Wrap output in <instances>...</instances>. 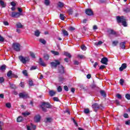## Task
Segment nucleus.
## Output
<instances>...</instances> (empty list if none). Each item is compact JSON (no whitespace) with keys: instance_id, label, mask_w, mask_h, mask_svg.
I'll use <instances>...</instances> for the list:
<instances>
[{"instance_id":"25","label":"nucleus","mask_w":130,"mask_h":130,"mask_svg":"<svg viewBox=\"0 0 130 130\" xmlns=\"http://www.w3.org/2000/svg\"><path fill=\"white\" fill-rule=\"evenodd\" d=\"M39 41L41 43H42V44H46V41L43 39H40Z\"/></svg>"},{"instance_id":"23","label":"nucleus","mask_w":130,"mask_h":130,"mask_svg":"<svg viewBox=\"0 0 130 130\" xmlns=\"http://www.w3.org/2000/svg\"><path fill=\"white\" fill-rule=\"evenodd\" d=\"M123 12L124 13H129L130 12V8H125L123 9Z\"/></svg>"},{"instance_id":"3","label":"nucleus","mask_w":130,"mask_h":130,"mask_svg":"<svg viewBox=\"0 0 130 130\" xmlns=\"http://www.w3.org/2000/svg\"><path fill=\"white\" fill-rule=\"evenodd\" d=\"M22 46L18 43H15L13 44V48L15 51H20Z\"/></svg>"},{"instance_id":"38","label":"nucleus","mask_w":130,"mask_h":130,"mask_svg":"<svg viewBox=\"0 0 130 130\" xmlns=\"http://www.w3.org/2000/svg\"><path fill=\"white\" fill-rule=\"evenodd\" d=\"M0 70L1 71H5V70H6V65H3L1 66Z\"/></svg>"},{"instance_id":"63","label":"nucleus","mask_w":130,"mask_h":130,"mask_svg":"<svg viewBox=\"0 0 130 130\" xmlns=\"http://www.w3.org/2000/svg\"><path fill=\"white\" fill-rule=\"evenodd\" d=\"M64 89L65 90V91H69V88L67 86H64Z\"/></svg>"},{"instance_id":"30","label":"nucleus","mask_w":130,"mask_h":130,"mask_svg":"<svg viewBox=\"0 0 130 130\" xmlns=\"http://www.w3.org/2000/svg\"><path fill=\"white\" fill-rule=\"evenodd\" d=\"M50 4V1L49 0H45V5L46 6H49Z\"/></svg>"},{"instance_id":"40","label":"nucleus","mask_w":130,"mask_h":130,"mask_svg":"<svg viewBox=\"0 0 130 130\" xmlns=\"http://www.w3.org/2000/svg\"><path fill=\"white\" fill-rule=\"evenodd\" d=\"M84 112L86 114H88V113H89V112H90V110H89V109H84Z\"/></svg>"},{"instance_id":"1","label":"nucleus","mask_w":130,"mask_h":130,"mask_svg":"<svg viewBox=\"0 0 130 130\" xmlns=\"http://www.w3.org/2000/svg\"><path fill=\"white\" fill-rule=\"evenodd\" d=\"M116 19L118 23H122L124 27H126L127 26V24H126V20H125V18H124V17L117 16Z\"/></svg>"},{"instance_id":"4","label":"nucleus","mask_w":130,"mask_h":130,"mask_svg":"<svg viewBox=\"0 0 130 130\" xmlns=\"http://www.w3.org/2000/svg\"><path fill=\"white\" fill-rule=\"evenodd\" d=\"M41 107L43 111H46V109L44 108L46 107V108H50V105L48 103H43Z\"/></svg>"},{"instance_id":"55","label":"nucleus","mask_w":130,"mask_h":130,"mask_svg":"<svg viewBox=\"0 0 130 130\" xmlns=\"http://www.w3.org/2000/svg\"><path fill=\"white\" fill-rule=\"evenodd\" d=\"M29 86H33V81L32 80H29Z\"/></svg>"},{"instance_id":"48","label":"nucleus","mask_w":130,"mask_h":130,"mask_svg":"<svg viewBox=\"0 0 130 130\" xmlns=\"http://www.w3.org/2000/svg\"><path fill=\"white\" fill-rule=\"evenodd\" d=\"M19 86H20V87H21V88H24V82H21L20 83V84H19Z\"/></svg>"},{"instance_id":"7","label":"nucleus","mask_w":130,"mask_h":130,"mask_svg":"<svg viewBox=\"0 0 130 130\" xmlns=\"http://www.w3.org/2000/svg\"><path fill=\"white\" fill-rule=\"evenodd\" d=\"M19 96L20 98H22L23 99H26V98H28L29 96L28 94L26 92H21L19 94Z\"/></svg>"},{"instance_id":"33","label":"nucleus","mask_w":130,"mask_h":130,"mask_svg":"<svg viewBox=\"0 0 130 130\" xmlns=\"http://www.w3.org/2000/svg\"><path fill=\"white\" fill-rule=\"evenodd\" d=\"M103 44V42L102 41H99L98 42H96L95 43V45L98 46V45H101V44Z\"/></svg>"},{"instance_id":"56","label":"nucleus","mask_w":130,"mask_h":130,"mask_svg":"<svg viewBox=\"0 0 130 130\" xmlns=\"http://www.w3.org/2000/svg\"><path fill=\"white\" fill-rule=\"evenodd\" d=\"M5 79H4V77H0V83H3Z\"/></svg>"},{"instance_id":"42","label":"nucleus","mask_w":130,"mask_h":130,"mask_svg":"<svg viewBox=\"0 0 130 130\" xmlns=\"http://www.w3.org/2000/svg\"><path fill=\"white\" fill-rule=\"evenodd\" d=\"M6 106V107H7V108H10V107H12V105L10 103H7Z\"/></svg>"},{"instance_id":"16","label":"nucleus","mask_w":130,"mask_h":130,"mask_svg":"<svg viewBox=\"0 0 130 130\" xmlns=\"http://www.w3.org/2000/svg\"><path fill=\"white\" fill-rule=\"evenodd\" d=\"M7 77H8V78H13V77H14V74L12 73V71H10L8 72Z\"/></svg>"},{"instance_id":"14","label":"nucleus","mask_w":130,"mask_h":130,"mask_svg":"<svg viewBox=\"0 0 130 130\" xmlns=\"http://www.w3.org/2000/svg\"><path fill=\"white\" fill-rule=\"evenodd\" d=\"M39 63L41 64V66H42V67H46V64L44 63V61L42 60V58H40Z\"/></svg>"},{"instance_id":"9","label":"nucleus","mask_w":130,"mask_h":130,"mask_svg":"<svg viewBox=\"0 0 130 130\" xmlns=\"http://www.w3.org/2000/svg\"><path fill=\"white\" fill-rule=\"evenodd\" d=\"M11 16L12 18H19L21 16V13L19 12H12Z\"/></svg>"},{"instance_id":"2","label":"nucleus","mask_w":130,"mask_h":130,"mask_svg":"<svg viewBox=\"0 0 130 130\" xmlns=\"http://www.w3.org/2000/svg\"><path fill=\"white\" fill-rule=\"evenodd\" d=\"M18 58L21 62L23 63V64H26V63H27V62H28L29 60H30V57H29L28 56L24 57L22 55H20L18 56Z\"/></svg>"},{"instance_id":"43","label":"nucleus","mask_w":130,"mask_h":130,"mask_svg":"<svg viewBox=\"0 0 130 130\" xmlns=\"http://www.w3.org/2000/svg\"><path fill=\"white\" fill-rule=\"evenodd\" d=\"M125 98L126 99H127L128 100H130V94H128V93H127L126 95H125Z\"/></svg>"},{"instance_id":"8","label":"nucleus","mask_w":130,"mask_h":130,"mask_svg":"<svg viewBox=\"0 0 130 130\" xmlns=\"http://www.w3.org/2000/svg\"><path fill=\"white\" fill-rule=\"evenodd\" d=\"M26 128L27 130H35L36 129V125H33L32 123H30V125H27Z\"/></svg>"},{"instance_id":"13","label":"nucleus","mask_w":130,"mask_h":130,"mask_svg":"<svg viewBox=\"0 0 130 130\" xmlns=\"http://www.w3.org/2000/svg\"><path fill=\"white\" fill-rule=\"evenodd\" d=\"M40 119H41V117H40V115H37L35 117V121L36 122H39Z\"/></svg>"},{"instance_id":"12","label":"nucleus","mask_w":130,"mask_h":130,"mask_svg":"<svg viewBox=\"0 0 130 130\" xmlns=\"http://www.w3.org/2000/svg\"><path fill=\"white\" fill-rule=\"evenodd\" d=\"M126 69V64L125 63H123L121 67L119 68L120 72H122L123 70H125Z\"/></svg>"},{"instance_id":"21","label":"nucleus","mask_w":130,"mask_h":130,"mask_svg":"<svg viewBox=\"0 0 130 130\" xmlns=\"http://www.w3.org/2000/svg\"><path fill=\"white\" fill-rule=\"evenodd\" d=\"M17 122H21L23 121V117L19 116L17 118Z\"/></svg>"},{"instance_id":"36","label":"nucleus","mask_w":130,"mask_h":130,"mask_svg":"<svg viewBox=\"0 0 130 130\" xmlns=\"http://www.w3.org/2000/svg\"><path fill=\"white\" fill-rule=\"evenodd\" d=\"M22 115H23L24 116H28V115H30V113L27 112L22 113Z\"/></svg>"},{"instance_id":"45","label":"nucleus","mask_w":130,"mask_h":130,"mask_svg":"<svg viewBox=\"0 0 130 130\" xmlns=\"http://www.w3.org/2000/svg\"><path fill=\"white\" fill-rule=\"evenodd\" d=\"M30 56H31V57H32V58H35V54H34V53L30 52Z\"/></svg>"},{"instance_id":"15","label":"nucleus","mask_w":130,"mask_h":130,"mask_svg":"<svg viewBox=\"0 0 130 130\" xmlns=\"http://www.w3.org/2000/svg\"><path fill=\"white\" fill-rule=\"evenodd\" d=\"M120 47L122 49H124L125 48V42H123L120 43Z\"/></svg>"},{"instance_id":"24","label":"nucleus","mask_w":130,"mask_h":130,"mask_svg":"<svg viewBox=\"0 0 130 130\" xmlns=\"http://www.w3.org/2000/svg\"><path fill=\"white\" fill-rule=\"evenodd\" d=\"M0 5L2 7V8H5L6 7V4H5V3L2 1L0 0Z\"/></svg>"},{"instance_id":"17","label":"nucleus","mask_w":130,"mask_h":130,"mask_svg":"<svg viewBox=\"0 0 130 130\" xmlns=\"http://www.w3.org/2000/svg\"><path fill=\"white\" fill-rule=\"evenodd\" d=\"M108 32L109 33V34H112V35H115V34H116V32H115V31H114L112 29L108 30Z\"/></svg>"},{"instance_id":"29","label":"nucleus","mask_w":130,"mask_h":130,"mask_svg":"<svg viewBox=\"0 0 130 130\" xmlns=\"http://www.w3.org/2000/svg\"><path fill=\"white\" fill-rule=\"evenodd\" d=\"M68 13L69 15H72L73 13H74V11H73V9H72V8H70V9L68 10Z\"/></svg>"},{"instance_id":"5","label":"nucleus","mask_w":130,"mask_h":130,"mask_svg":"<svg viewBox=\"0 0 130 130\" xmlns=\"http://www.w3.org/2000/svg\"><path fill=\"white\" fill-rule=\"evenodd\" d=\"M92 108L93 109H94V111H97L99 108H101V109H102L103 108V107L101 105H99L97 103H94L92 105Z\"/></svg>"},{"instance_id":"52","label":"nucleus","mask_w":130,"mask_h":130,"mask_svg":"<svg viewBox=\"0 0 130 130\" xmlns=\"http://www.w3.org/2000/svg\"><path fill=\"white\" fill-rule=\"evenodd\" d=\"M53 100H54V101H57V102L59 101V100L58 99V98H56V97H54L53 98Z\"/></svg>"},{"instance_id":"58","label":"nucleus","mask_w":130,"mask_h":130,"mask_svg":"<svg viewBox=\"0 0 130 130\" xmlns=\"http://www.w3.org/2000/svg\"><path fill=\"white\" fill-rule=\"evenodd\" d=\"M78 58H84V55H78Z\"/></svg>"},{"instance_id":"53","label":"nucleus","mask_w":130,"mask_h":130,"mask_svg":"<svg viewBox=\"0 0 130 130\" xmlns=\"http://www.w3.org/2000/svg\"><path fill=\"white\" fill-rule=\"evenodd\" d=\"M105 68H106V67L105 66L102 65L100 67V70H103V69H105Z\"/></svg>"},{"instance_id":"34","label":"nucleus","mask_w":130,"mask_h":130,"mask_svg":"<svg viewBox=\"0 0 130 130\" xmlns=\"http://www.w3.org/2000/svg\"><path fill=\"white\" fill-rule=\"evenodd\" d=\"M100 93H101L102 96H103V97H105L106 94H105V91L104 90H101L100 91Z\"/></svg>"},{"instance_id":"57","label":"nucleus","mask_w":130,"mask_h":130,"mask_svg":"<svg viewBox=\"0 0 130 130\" xmlns=\"http://www.w3.org/2000/svg\"><path fill=\"white\" fill-rule=\"evenodd\" d=\"M61 71H60V73H61V74H62L64 72V70H63V67H62V66H61Z\"/></svg>"},{"instance_id":"35","label":"nucleus","mask_w":130,"mask_h":130,"mask_svg":"<svg viewBox=\"0 0 130 130\" xmlns=\"http://www.w3.org/2000/svg\"><path fill=\"white\" fill-rule=\"evenodd\" d=\"M38 67L37 66H32L30 69V71H33V70H36L38 69Z\"/></svg>"},{"instance_id":"22","label":"nucleus","mask_w":130,"mask_h":130,"mask_svg":"<svg viewBox=\"0 0 130 130\" xmlns=\"http://www.w3.org/2000/svg\"><path fill=\"white\" fill-rule=\"evenodd\" d=\"M35 36H36L37 37H39L40 35V31L38 30H37L35 32Z\"/></svg>"},{"instance_id":"60","label":"nucleus","mask_w":130,"mask_h":130,"mask_svg":"<svg viewBox=\"0 0 130 130\" xmlns=\"http://www.w3.org/2000/svg\"><path fill=\"white\" fill-rule=\"evenodd\" d=\"M125 124L127 125H130V120L126 121Z\"/></svg>"},{"instance_id":"41","label":"nucleus","mask_w":130,"mask_h":130,"mask_svg":"<svg viewBox=\"0 0 130 130\" xmlns=\"http://www.w3.org/2000/svg\"><path fill=\"white\" fill-rule=\"evenodd\" d=\"M22 74H23L24 76H28V72H27L26 70H23L22 71Z\"/></svg>"},{"instance_id":"6","label":"nucleus","mask_w":130,"mask_h":130,"mask_svg":"<svg viewBox=\"0 0 130 130\" xmlns=\"http://www.w3.org/2000/svg\"><path fill=\"white\" fill-rule=\"evenodd\" d=\"M51 66L52 68H55V69H56V67L57 66H59L60 64V62L58 60H55L54 62H51Z\"/></svg>"},{"instance_id":"37","label":"nucleus","mask_w":130,"mask_h":130,"mask_svg":"<svg viewBox=\"0 0 130 130\" xmlns=\"http://www.w3.org/2000/svg\"><path fill=\"white\" fill-rule=\"evenodd\" d=\"M64 78L63 77H59V82H61L62 83L64 81Z\"/></svg>"},{"instance_id":"20","label":"nucleus","mask_w":130,"mask_h":130,"mask_svg":"<svg viewBox=\"0 0 130 130\" xmlns=\"http://www.w3.org/2000/svg\"><path fill=\"white\" fill-rule=\"evenodd\" d=\"M16 27L18 28H23V25L20 22L16 23Z\"/></svg>"},{"instance_id":"10","label":"nucleus","mask_w":130,"mask_h":130,"mask_svg":"<svg viewBox=\"0 0 130 130\" xmlns=\"http://www.w3.org/2000/svg\"><path fill=\"white\" fill-rule=\"evenodd\" d=\"M85 13L88 16H92L93 15V11L90 9H87L85 10Z\"/></svg>"},{"instance_id":"49","label":"nucleus","mask_w":130,"mask_h":130,"mask_svg":"<svg viewBox=\"0 0 130 130\" xmlns=\"http://www.w3.org/2000/svg\"><path fill=\"white\" fill-rule=\"evenodd\" d=\"M44 58L46 59V60H47L49 59V56H48V55H45L44 56Z\"/></svg>"},{"instance_id":"47","label":"nucleus","mask_w":130,"mask_h":130,"mask_svg":"<svg viewBox=\"0 0 130 130\" xmlns=\"http://www.w3.org/2000/svg\"><path fill=\"white\" fill-rule=\"evenodd\" d=\"M10 87L12 89H16V85L15 84H10Z\"/></svg>"},{"instance_id":"18","label":"nucleus","mask_w":130,"mask_h":130,"mask_svg":"<svg viewBox=\"0 0 130 130\" xmlns=\"http://www.w3.org/2000/svg\"><path fill=\"white\" fill-rule=\"evenodd\" d=\"M49 93L50 95L51 96H54L55 94L56 93V92L53 90L49 91Z\"/></svg>"},{"instance_id":"26","label":"nucleus","mask_w":130,"mask_h":130,"mask_svg":"<svg viewBox=\"0 0 130 130\" xmlns=\"http://www.w3.org/2000/svg\"><path fill=\"white\" fill-rule=\"evenodd\" d=\"M64 55H66V56H68V57H69V58H71V57H72V55H71V54L68 52H64Z\"/></svg>"},{"instance_id":"31","label":"nucleus","mask_w":130,"mask_h":130,"mask_svg":"<svg viewBox=\"0 0 130 130\" xmlns=\"http://www.w3.org/2000/svg\"><path fill=\"white\" fill-rule=\"evenodd\" d=\"M60 19L61 20H62V21H64V15H63V14H60Z\"/></svg>"},{"instance_id":"32","label":"nucleus","mask_w":130,"mask_h":130,"mask_svg":"<svg viewBox=\"0 0 130 130\" xmlns=\"http://www.w3.org/2000/svg\"><path fill=\"white\" fill-rule=\"evenodd\" d=\"M81 48L82 50H83L84 51H85V50H86L87 49V47H86V46H85V45H82L81 46Z\"/></svg>"},{"instance_id":"64","label":"nucleus","mask_w":130,"mask_h":130,"mask_svg":"<svg viewBox=\"0 0 130 130\" xmlns=\"http://www.w3.org/2000/svg\"><path fill=\"white\" fill-rule=\"evenodd\" d=\"M70 31H74L75 30V27H69Z\"/></svg>"},{"instance_id":"46","label":"nucleus","mask_w":130,"mask_h":130,"mask_svg":"<svg viewBox=\"0 0 130 130\" xmlns=\"http://www.w3.org/2000/svg\"><path fill=\"white\" fill-rule=\"evenodd\" d=\"M47 122H51L52 121V119L51 118H47Z\"/></svg>"},{"instance_id":"39","label":"nucleus","mask_w":130,"mask_h":130,"mask_svg":"<svg viewBox=\"0 0 130 130\" xmlns=\"http://www.w3.org/2000/svg\"><path fill=\"white\" fill-rule=\"evenodd\" d=\"M113 44L114 46H116L118 44V41H114L113 42Z\"/></svg>"},{"instance_id":"51","label":"nucleus","mask_w":130,"mask_h":130,"mask_svg":"<svg viewBox=\"0 0 130 130\" xmlns=\"http://www.w3.org/2000/svg\"><path fill=\"white\" fill-rule=\"evenodd\" d=\"M123 83H124V81L123 80V79H120V85H121V86H122V85H123Z\"/></svg>"},{"instance_id":"44","label":"nucleus","mask_w":130,"mask_h":130,"mask_svg":"<svg viewBox=\"0 0 130 130\" xmlns=\"http://www.w3.org/2000/svg\"><path fill=\"white\" fill-rule=\"evenodd\" d=\"M57 91H58V92H61V91H62V88H61V86L58 87Z\"/></svg>"},{"instance_id":"59","label":"nucleus","mask_w":130,"mask_h":130,"mask_svg":"<svg viewBox=\"0 0 130 130\" xmlns=\"http://www.w3.org/2000/svg\"><path fill=\"white\" fill-rule=\"evenodd\" d=\"M123 117L125 118H128V115L126 113L124 114L123 115Z\"/></svg>"},{"instance_id":"11","label":"nucleus","mask_w":130,"mask_h":130,"mask_svg":"<svg viewBox=\"0 0 130 130\" xmlns=\"http://www.w3.org/2000/svg\"><path fill=\"white\" fill-rule=\"evenodd\" d=\"M102 63L103 64L107 65V62H108V59L107 57H103L101 60Z\"/></svg>"},{"instance_id":"28","label":"nucleus","mask_w":130,"mask_h":130,"mask_svg":"<svg viewBox=\"0 0 130 130\" xmlns=\"http://www.w3.org/2000/svg\"><path fill=\"white\" fill-rule=\"evenodd\" d=\"M62 33L64 35V36H68L69 35V33L67 31V30L63 29L62 30Z\"/></svg>"},{"instance_id":"50","label":"nucleus","mask_w":130,"mask_h":130,"mask_svg":"<svg viewBox=\"0 0 130 130\" xmlns=\"http://www.w3.org/2000/svg\"><path fill=\"white\" fill-rule=\"evenodd\" d=\"M4 40H5V39H4V38L0 35V42H4Z\"/></svg>"},{"instance_id":"19","label":"nucleus","mask_w":130,"mask_h":130,"mask_svg":"<svg viewBox=\"0 0 130 130\" xmlns=\"http://www.w3.org/2000/svg\"><path fill=\"white\" fill-rule=\"evenodd\" d=\"M64 6V4L62 3V2H58V7H59V8H63Z\"/></svg>"},{"instance_id":"54","label":"nucleus","mask_w":130,"mask_h":130,"mask_svg":"<svg viewBox=\"0 0 130 130\" xmlns=\"http://www.w3.org/2000/svg\"><path fill=\"white\" fill-rule=\"evenodd\" d=\"M116 96L118 99H121V95L117 94Z\"/></svg>"},{"instance_id":"62","label":"nucleus","mask_w":130,"mask_h":130,"mask_svg":"<svg viewBox=\"0 0 130 130\" xmlns=\"http://www.w3.org/2000/svg\"><path fill=\"white\" fill-rule=\"evenodd\" d=\"M97 29H98V27L97 26V25H93V30H97Z\"/></svg>"},{"instance_id":"61","label":"nucleus","mask_w":130,"mask_h":130,"mask_svg":"<svg viewBox=\"0 0 130 130\" xmlns=\"http://www.w3.org/2000/svg\"><path fill=\"white\" fill-rule=\"evenodd\" d=\"M11 6H12V7H15L16 6V3H15V2H11Z\"/></svg>"},{"instance_id":"27","label":"nucleus","mask_w":130,"mask_h":130,"mask_svg":"<svg viewBox=\"0 0 130 130\" xmlns=\"http://www.w3.org/2000/svg\"><path fill=\"white\" fill-rule=\"evenodd\" d=\"M51 52L54 54V55H58L59 54V53L57 51H51Z\"/></svg>"}]
</instances>
